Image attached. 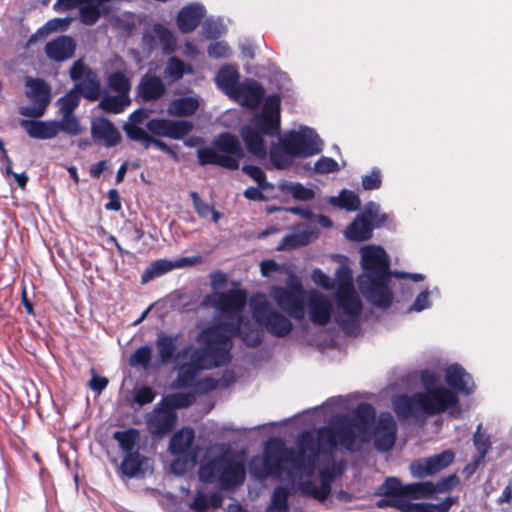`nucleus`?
Returning a JSON list of instances; mask_svg holds the SVG:
<instances>
[{
	"mask_svg": "<svg viewBox=\"0 0 512 512\" xmlns=\"http://www.w3.org/2000/svg\"><path fill=\"white\" fill-rule=\"evenodd\" d=\"M224 32L225 27L220 20L207 19L203 24V34L207 38H218Z\"/></svg>",
	"mask_w": 512,
	"mask_h": 512,
	"instance_id": "55",
	"label": "nucleus"
},
{
	"mask_svg": "<svg viewBox=\"0 0 512 512\" xmlns=\"http://www.w3.org/2000/svg\"><path fill=\"white\" fill-rule=\"evenodd\" d=\"M150 38L157 40L166 54L174 52L176 48L174 33L162 24H155L152 28V34L144 36V41L147 42L149 49H153L154 44L149 43Z\"/></svg>",
	"mask_w": 512,
	"mask_h": 512,
	"instance_id": "32",
	"label": "nucleus"
},
{
	"mask_svg": "<svg viewBox=\"0 0 512 512\" xmlns=\"http://www.w3.org/2000/svg\"><path fill=\"white\" fill-rule=\"evenodd\" d=\"M80 100L79 92L71 90L59 100L60 111L62 114H73L74 109L78 106Z\"/></svg>",
	"mask_w": 512,
	"mask_h": 512,
	"instance_id": "52",
	"label": "nucleus"
},
{
	"mask_svg": "<svg viewBox=\"0 0 512 512\" xmlns=\"http://www.w3.org/2000/svg\"><path fill=\"white\" fill-rule=\"evenodd\" d=\"M75 48L74 39L64 35L49 41L45 46V53L49 59L61 62L71 58L74 55Z\"/></svg>",
	"mask_w": 512,
	"mask_h": 512,
	"instance_id": "26",
	"label": "nucleus"
},
{
	"mask_svg": "<svg viewBox=\"0 0 512 512\" xmlns=\"http://www.w3.org/2000/svg\"><path fill=\"white\" fill-rule=\"evenodd\" d=\"M21 127L34 139H52L58 135V121L21 120Z\"/></svg>",
	"mask_w": 512,
	"mask_h": 512,
	"instance_id": "29",
	"label": "nucleus"
},
{
	"mask_svg": "<svg viewBox=\"0 0 512 512\" xmlns=\"http://www.w3.org/2000/svg\"><path fill=\"white\" fill-rule=\"evenodd\" d=\"M199 478L203 482L217 481L222 490H229L243 484L245 467L231 457L219 456L200 466Z\"/></svg>",
	"mask_w": 512,
	"mask_h": 512,
	"instance_id": "9",
	"label": "nucleus"
},
{
	"mask_svg": "<svg viewBox=\"0 0 512 512\" xmlns=\"http://www.w3.org/2000/svg\"><path fill=\"white\" fill-rule=\"evenodd\" d=\"M270 296L276 302L279 308L284 310L295 320H302L305 317L303 299L305 295L288 291L280 286H273L270 290Z\"/></svg>",
	"mask_w": 512,
	"mask_h": 512,
	"instance_id": "16",
	"label": "nucleus"
},
{
	"mask_svg": "<svg viewBox=\"0 0 512 512\" xmlns=\"http://www.w3.org/2000/svg\"><path fill=\"white\" fill-rule=\"evenodd\" d=\"M312 281L325 290H332L335 287V281L326 275L321 269H314L311 274Z\"/></svg>",
	"mask_w": 512,
	"mask_h": 512,
	"instance_id": "58",
	"label": "nucleus"
},
{
	"mask_svg": "<svg viewBox=\"0 0 512 512\" xmlns=\"http://www.w3.org/2000/svg\"><path fill=\"white\" fill-rule=\"evenodd\" d=\"M445 381L448 386L466 395H470L475 389L471 376L458 364L446 368Z\"/></svg>",
	"mask_w": 512,
	"mask_h": 512,
	"instance_id": "24",
	"label": "nucleus"
},
{
	"mask_svg": "<svg viewBox=\"0 0 512 512\" xmlns=\"http://www.w3.org/2000/svg\"><path fill=\"white\" fill-rule=\"evenodd\" d=\"M456 502L455 498L447 497L438 504L419 503L415 505L417 512H448L452 505Z\"/></svg>",
	"mask_w": 512,
	"mask_h": 512,
	"instance_id": "50",
	"label": "nucleus"
},
{
	"mask_svg": "<svg viewBox=\"0 0 512 512\" xmlns=\"http://www.w3.org/2000/svg\"><path fill=\"white\" fill-rule=\"evenodd\" d=\"M205 9L201 4L194 3L184 6L178 13L177 25L182 33L193 31L204 17Z\"/></svg>",
	"mask_w": 512,
	"mask_h": 512,
	"instance_id": "28",
	"label": "nucleus"
},
{
	"mask_svg": "<svg viewBox=\"0 0 512 512\" xmlns=\"http://www.w3.org/2000/svg\"><path fill=\"white\" fill-rule=\"evenodd\" d=\"M339 169V165L334 159L325 156L321 157L314 165L315 172L319 174H328Z\"/></svg>",
	"mask_w": 512,
	"mask_h": 512,
	"instance_id": "57",
	"label": "nucleus"
},
{
	"mask_svg": "<svg viewBox=\"0 0 512 512\" xmlns=\"http://www.w3.org/2000/svg\"><path fill=\"white\" fill-rule=\"evenodd\" d=\"M382 495L392 497L390 505L405 510L409 505L406 500L405 485L396 477H388L380 487Z\"/></svg>",
	"mask_w": 512,
	"mask_h": 512,
	"instance_id": "31",
	"label": "nucleus"
},
{
	"mask_svg": "<svg viewBox=\"0 0 512 512\" xmlns=\"http://www.w3.org/2000/svg\"><path fill=\"white\" fill-rule=\"evenodd\" d=\"M337 290L335 293L337 324L349 335L357 334L362 302L354 289L352 274L349 268L341 266L335 273Z\"/></svg>",
	"mask_w": 512,
	"mask_h": 512,
	"instance_id": "7",
	"label": "nucleus"
},
{
	"mask_svg": "<svg viewBox=\"0 0 512 512\" xmlns=\"http://www.w3.org/2000/svg\"><path fill=\"white\" fill-rule=\"evenodd\" d=\"M201 104L198 96H186L173 99L167 109L171 116L186 117L196 113Z\"/></svg>",
	"mask_w": 512,
	"mask_h": 512,
	"instance_id": "33",
	"label": "nucleus"
},
{
	"mask_svg": "<svg viewBox=\"0 0 512 512\" xmlns=\"http://www.w3.org/2000/svg\"><path fill=\"white\" fill-rule=\"evenodd\" d=\"M459 483L456 474H451L438 480L436 483L431 481L411 483L405 485L407 497L412 498H430L435 494L446 493L452 490Z\"/></svg>",
	"mask_w": 512,
	"mask_h": 512,
	"instance_id": "14",
	"label": "nucleus"
},
{
	"mask_svg": "<svg viewBox=\"0 0 512 512\" xmlns=\"http://www.w3.org/2000/svg\"><path fill=\"white\" fill-rule=\"evenodd\" d=\"M375 410L368 403L359 404L355 411L353 422L346 415L334 416L329 425L317 431V456L320 451L328 452L329 463L319 469L321 485L318 487L313 481L306 480L299 484V491L302 495L311 496L318 501H324L331 493V483L340 476L344 470L342 464H336L333 460V453L338 447L354 452L361 448L362 444L369 440V430L375 419Z\"/></svg>",
	"mask_w": 512,
	"mask_h": 512,
	"instance_id": "2",
	"label": "nucleus"
},
{
	"mask_svg": "<svg viewBox=\"0 0 512 512\" xmlns=\"http://www.w3.org/2000/svg\"><path fill=\"white\" fill-rule=\"evenodd\" d=\"M361 265L364 273L358 277V286L363 296L372 304L386 308L392 302V292L388 288L390 260L386 251L375 245L362 247Z\"/></svg>",
	"mask_w": 512,
	"mask_h": 512,
	"instance_id": "5",
	"label": "nucleus"
},
{
	"mask_svg": "<svg viewBox=\"0 0 512 512\" xmlns=\"http://www.w3.org/2000/svg\"><path fill=\"white\" fill-rule=\"evenodd\" d=\"M189 507L195 512H206L209 509L208 497L203 492H198Z\"/></svg>",
	"mask_w": 512,
	"mask_h": 512,
	"instance_id": "62",
	"label": "nucleus"
},
{
	"mask_svg": "<svg viewBox=\"0 0 512 512\" xmlns=\"http://www.w3.org/2000/svg\"><path fill=\"white\" fill-rule=\"evenodd\" d=\"M308 307L311 321L320 326L326 325L331 318L332 305L322 293L312 290L308 293Z\"/></svg>",
	"mask_w": 512,
	"mask_h": 512,
	"instance_id": "21",
	"label": "nucleus"
},
{
	"mask_svg": "<svg viewBox=\"0 0 512 512\" xmlns=\"http://www.w3.org/2000/svg\"><path fill=\"white\" fill-rule=\"evenodd\" d=\"M124 130L131 140L141 142L144 147L147 149L152 140V136H150L142 127L136 125L135 123H126L124 125Z\"/></svg>",
	"mask_w": 512,
	"mask_h": 512,
	"instance_id": "47",
	"label": "nucleus"
},
{
	"mask_svg": "<svg viewBox=\"0 0 512 512\" xmlns=\"http://www.w3.org/2000/svg\"><path fill=\"white\" fill-rule=\"evenodd\" d=\"M146 127L153 135L182 139L192 131L193 124L187 120L151 119Z\"/></svg>",
	"mask_w": 512,
	"mask_h": 512,
	"instance_id": "17",
	"label": "nucleus"
},
{
	"mask_svg": "<svg viewBox=\"0 0 512 512\" xmlns=\"http://www.w3.org/2000/svg\"><path fill=\"white\" fill-rule=\"evenodd\" d=\"M192 69L190 66L185 65V63L178 59L177 57H171L164 68V75L166 78L171 81L180 80L185 73H191Z\"/></svg>",
	"mask_w": 512,
	"mask_h": 512,
	"instance_id": "44",
	"label": "nucleus"
},
{
	"mask_svg": "<svg viewBox=\"0 0 512 512\" xmlns=\"http://www.w3.org/2000/svg\"><path fill=\"white\" fill-rule=\"evenodd\" d=\"M152 349L149 346H142L138 348L130 357V364L132 366H142L148 368L151 360Z\"/></svg>",
	"mask_w": 512,
	"mask_h": 512,
	"instance_id": "54",
	"label": "nucleus"
},
{
	"mask_svg": "<svg viewBox=\"0 0 512 512\" xmlns=\"http://www.w3.org/2000/svg\"><path fill=\"white\" fill-rule=\"evenodd\" d=\"M27 90L26 96L35 104L48 106L50 102V88L39 78L27 77L25 81Z\"/></svg>",
	"mask_w": 512,
	"mask_h": 512,
	"instance_id": "34",
	"label": "nucleus"
},
{
	"mask_svg": "<svg viewBox=\"0 0 512 512\" xmlns=\"http://www.w3.org/2000/svg\"><path fill=\"white\" fill-rule=\"evenodd\" d=\"M372 207H375V205L371 204L367 207L364 214L358 216L347 227L345 235L348 239L354 241H365L371 237L373 226L369 218L372 216Z\"/></svg>",
	"mask_w": 512,
	"mask_h": 512,
	"instance_id": "27",
	"label": "nucleus"
},
{
	"mask_svg": "<svg viewBox=\"0 0 512 512\" xmlns=\"http://www.w3.org/2000/svg\"><path fill=\"white\" fill-rule=\"evenodd\" d=\"M46 105L36 104L35 106H25L19 108V114L30 118H40L44 115Z\"/></svg>",
	"mask_w": 512,
	"mask_h": 512,
	"instance_id": "61",
	"label": "nucleus"
},
{
	"mask_svg": "<svg viewBox=\"0 0 512 512\" xmlns=\"http://www.w3.org/2000/svg\"><path fill=\"white\" fill-rule=\"evenodd\" d=\"M130 104L127 95L118 94L116 96H107L102 99L100 106L103 110L111 113H121Z\"/></svg>",
	"mask_w": 512,
	"mask_h": 512,
	"instance_id": "46",
	"label": "nucleus"
},
{
	"mask_svg": "<svg viewBox=\"0 0 512 512\" xmlns=\"http://www.w3.org/2000/svg\"><path fill=\"white\" fill-rule=\"evenodd\" d=\"M397 425L390 413H381L374 431L375 447L379 451L390 450L396 440Z\"/></svg>",
	"mask_w": 512,
	"mask_h": 512,
	"instance_id": "19",
	"label": "nucleus"
},
{
	"mask_svg": "<svg viewBox=\"0 0 512 512\" xmlns=\"http://www.w3.org/2000/svg\"><path fill=\"white\" fill-rule=\"evenodd\" d=\"M298 449L284 447L278 441L270 443L263 456H255L249 462L250 474L259 480L273 476L280 478L283 465H289L295 473L312 476L315 472V457L317 445L310 433H304L300 437Z\"/></svg>",
	"mask_w": 512,
	"mask_h": 512,
	"instance_id": "3",
	"label": "nucleus"
},
{
	"mask_svg": "<svg viewBox=\"0 0 512 512\" xmlns=\"http://www.w3.org/2000/svg\"><path fill=\"white\" fill-rule=\"evenodd\" d=\"M269 155L272 164L277 169L289 167L292 164L293 157H297L289 149H286L283 144L282 146L271 147Z\"/></svg>",
	"mask_w": 512,
	"mask_h": 512,
	"instance_id": "43",
	"label": "nucleus"
},
{
	"mask_svg": "<svg viewBox=\"0 0 512 512\" xmlns=\"http://www.w3.org/2000/svg\"><path fill=\"white\" fill-rule=\"evenodd\" d=\"M120 469L129 478L142 477L151 470L150 460L138 451L128 453L123 458Z\"/></svg>",
	"mask_w": 512,
	"mask_h": 512,
	"instance_id": "30",
	"label": "nucleus"
},
{
	"mask_svg": "<svg viewBox=\"0 0 512 512\" xmlns=\"http://www.w3.org/2000/svg\"><path fill=\"white\" fill-rule=\"evenodd\" d=\"M177 423V414L159 402L147 417V426L151 434L164 435L173 430Z\"/></svg>",
	"mask_w": 512,
	"mask_h": 512,
	"instance_id": "18",
	"label": "nucleus"
},
{
	"mask_svg": "<svg viewBox=\"0 0 512 512\" xmlns=\"http://www.w3.org/2000/svg\"><path fill=\"white\" fill-rule=\"evenodd\" d=\"M108 85L118 94L127 95L131 89L130 80L122 72H114L108 78Z\"/></svg>",
	"mask_w": 512,
	"mask_h": 512,
	"instance_id": "48",
	"label": "nucleus"
},
{
	"mask_svg": "<svg viewBox=\"0 0 512 512\" xmlns=\"http://www.w3.org/2000/svg\"><path fill=\"white\" fill-rule=\"evenodd\" d=\"M455 454L452 450H445L439 454L419 459L411 463L410 472L413 477L425 478L448 467L454 460Z\"/></svg>",
	"mask_w": 512,
	"mask_h": 512,
	"instance_id": "15",
	"label": "nucleus"
},
{
	"mask_svg": "<svg viewBox=\"0 0 512 512\" xmlns=\"http://www.w3.org/2000/svg\"><path fill=\"white\" fill-rule=\"evenodd\" d=\"M330 203L333 206H338L348 211L358 210L361 205L359 196L356 193L346 189L342 190L338 197H332L330 199Z\"/></svg>",
	"mask_w": 512,
	"mask_h": 512,
	"instance_id": "42",
	"label": "nucleus"
},
{
	"mask_svg": "<svg viewBox=\"0 0 512 512\" xmlns=\"http://www.w3.org/2000/svg\"><path fill=\"white\" fill-rule=\"evenodd\" d=\"M240 75L236 68L232 66L222 67L216 75L217 86L230 98L235 93L239 82Z\"/></svg>",
	"mask_w": 512,
	"mask_h": 512,
	"instance_id": "35",
	"label": "nucleus"
},
{
	"mask_svg": "<svg viewBox=\"0 0 512 512\" xmlns=\"http://www.w3.org/2000/svg\"><path fill=\"white\" fill-rule=\"evenodd\" d=\"M482 423L477 426V430L473 436V443L477 450V456L474 457L473 462L469 464L475 470L484 460L485 456L491 449V442L488 435L481 431Z\"/></svg>",
	"mask_w": 512,
	"mask_h": 512,
	"instance_id": "37",
	"label": "nucleus"
},
{
	"mask_svg": "<svg viewBox=\"0 0 512 512\" xmlns=\"http://www.w3.org/2000/svg\"><path fill=\"white\" fill-rule=\"evenodd\" d=\"M195 399V395L191 392H179L165 396L160 402H162V405H165L167 408L175 411V409H182L191 406L195 402Z\"/></svg>",
	"mask_w": 512,
	"mask_h": 512,
	"instance_id": "40",
	"label": "nucleus"
},
{
	"mask_svg": "<svg viewBox=\"0 0 512 512\" xmlns=\"http://www.w3.org/2000/svg\"><path fill=\"white\" fill-rule=\"evenodd\" d=\"M280 103L281 99L277 94L269 95L263 110L253 116L251 125L241 129L240 134L247 150L257 158L263 159L267 155L263 135L277 136L280 132Z\"/></svg>",
	"mask_w": 512,
	"mask_h": 512,
	"instance_id": "6",
	"label": "nucleus"
},
{
	"mask_svg": "<svg viewBox=\"0 0 512 512\" xmlns=\"http://www.w3.org/2000/svg\"><path fill=\"white\" fill-rule=\"evenodd\" d=\"M420 378L425 392L415 393L412 396L399 395L393 399V410L398 418L437 415L449 409L452 416L460 415L457 394L443 386H434L437 382V375L434 372L424 370Z\"/></svg>",
	"mask_w": 512,
	"mask_h": 512,
	"instance_id": "4",
	"label": "nucleus"
},
{
	"mask_svg": "<svg viewBox=\"0 0 512 512\" xmlns=\"http://www.w3.org/2000/svg\"><path fill=\"white\" fill-rule=\"evenodd\" d=\"M289 492L285 487H277L265 512H288Z\"/></svg>",
	"mask_w": 512,
	"mask_h": 512,
	"instance_id": "45",
	"label": "nucleus"
},
{
	"mask_svg": "<svg viewBox=\"0 0 512 512\" xmlns=\"http://www.w3.org/2000/svg\"><path fill=\"white\" fill-rule=\"evenodd\" d=\"M286 192L291 194L293 198L301 201L310 200L314 197L313 190L306 188L300 183H289L284 186Z\"/></svg>",
	"mask_w": 512,
	"mask_h": 512,
	"instance_id": "53",
	"label": "nucleus"
},
{
	"mask_svg": "<svg viewBox=\"0 0 512 512\" xmlns=\"http://www.w3.org/2000/svg\"><path fill=\"white\" fill-rule=\"evenodd\" d=\"M264 92L263 87L257 81L245 79L238 85L231 99L237 101L242 106L255 109L261 103Z\"/></svg>",
	"mask_w": 512,
	"mask_h": 512,
	"instance_id": "20",
	"label": "nucleus"
},
{
	"mask_svg": "<svg viewBox=\"0 0 512 512\" xmlns=\"http://www.w3.org/2000/svg\"><path fill=\"white\" fill-rule=\"evenodd\" d=\"M109 2L110 0H57L53 8L57 12H63L78 7L81 22L91 26L101 16L109 13Z\"/></svg>",
	"mask_w": 512,
	"mask_h": 512,
	"instance_id": "12",
	"label": "nucleus"
},
{
	"mask_svg": "<svg viewBox=\"0 0 512 512\" xmlns=\"http://www.w3.org/2000/svg\"><path fill=\"white\" fill-rule=\"evenodd\" d=\"M190 196L192 198V201H193V206L196 210V212L201 216V217H206L209 213H210V210H211V207L206 204L199 196V194L195 191H192L190 193Z\"/></svg>",
	"mask_w": 512,
	"mask_h": 512,
	"instance_id": "63",
	"label": "nucleus"
},
{
	"mask_svg": "<svg viewBox=\"0 0 512 512\" xmlns=\"http://www.w3.org/2000/svg\"><path fill=\"white\" fill-rule=\"evenodd\" d=\"M202 304L216 308L221 318L220 322L204 329L197 336V342L202 347L190 344L176 352L178 335L161 333L156 339L160 362L167 364L173 361L174 369L178 372L173 384L175 388L196 386L204 391L215 389L217 381L212 378H205L196 384L200 373L230 361L232 339L236 335L251 347L260 344L262 339L260 329L242 315L246 305L244 291L231 289L227 292H215L207 295Z\"/></svg>",
	"mask_w": 512,
	"mask_h": 512,
	"instance_id": "1",
	"label": "nucleus"
},
{
	"mask_svg": "<svg viewBox=\"0 0 512 512\" xmlns=\"http://www.w3.org/2000/svg\"><path fill=\"white\" fill-rule=\"evenodd\" d=\"M91 135L95 142L103 144L105 147L116 146L121 136L112 122L106 118H95L91 123Z\"/></svg>",
	"mask_w": 512,
	"mask_h": 512,
	"instance_id": "22",
	"label": "nucleus"
},
{
	"mask_svg": "<svg viewBox=\"0 0 512 512\" xmlns=\"http://www.w3.org/2000/svg\"><path fill=\"white\" fill-rule=\"evenodd\" d=\"M362 186L365 190L378 189L381 186V174L378 169H374L369 175L362 178Z\"/></svg>",
	"mask_w": 512,
	"mask_h": 512,
	"instance_id": "59",
	"label": "nucleus"
},
{
	"mask_svg": "<svg viewBox=\"0 0 512 512\" xmlns=\"http://www.w3.org/2000/svg\"><path fill=\"white\" fill-rule=\"evenodd\" d=\"M315 238L313 232L305 229L298 230L285 236L279 244V250L294 249L297 247L305 246Z\"/></svg>",
	"mask_w": 512,
	"mask_h": 512,
	"instance_id": "38",
	"label": "nucleus"
},
{
	"mask_svg": "<svg viewBox=\"0 0 512 512\" xmlns=\"http://www.w3.org/2000/svg\"><path fill=\"white\" fill-rule=\"evenodd\" d=\"M230 54L229 46L225 42H215L208 47V55L214 58H226Z\"/></svg>",
	"mask_w": 512,
	"mask_h": 512,
	"instance_id": "60",
	"label": "nucleus"
},
{
	"mask_svg": "<svg viewBox=\"0 0 512 512\" xmlns=\"http://www.w3.org/2000/svg\"><path fill=\"white\" fill-rule=\"evenodd\" d=\"M139 432L134 428L125 431H116L113 438L118 442L120 448L126 453H134V448L139 441Z\"/></svg>",
	"mask_w": 512,
	"mask_h": 512,
	"instance_id": "39",
	"label": "nucleus"
},
{
	"mask_svg": "<svg viewBox=\"0 0 512 512\" xmlns=\"http://www.w3.org/2000/svg\"><path fill=\"white\" fill-rule=\"evenodd\" d=\"M281 144L296 156L308 157L322 151L323 142L315 131L307 126H301L298 131L287 133Z\"/></svg>",
	"mask_w": 512,
	"mask_h": 512,
	"instance_id": "11",
	"label": "nucleus"
},
{
	"mask_svg": "<svg viewBox=\"0 0 512 512\" xmlns=\"http://www.w3.org/2000/svg\"><path fill=\"white\" fill-rule=\"evenodd\" d=\"M154 398L155 393L150 387L140 388L135 395V401L139 405L149 404L154 400Z\"/></svg>",
	"mask_w": 512,
	"mask_h": 512,
	"instance_id": "64",
	"label": "nucleus"
},
{
	"mask_svg": "<svg viewBox=\"0 0 512 512\" xmlns=\"http://www.w3.org/2000/svg\"><path fill=\"white\" fill-rule=\"evenodd\" d=\"M242 171L252 178L262 190L274 189V185L267 181L266 175L261 168L253 165H245L242 167Z\"/></svg>",
	"mask_w": 512,
	"mask_h": 512,
	"instance_id": "49",
	"label": "nucleus"
},
{
	"mask_svg": "<svg viewBox=\"0 0 512 512\" xmlns=\"http://www.w3.org/2000/svg\"><path fill=\"white\" fill-rule=\"evenodd\" d=\"M70 76L76 82V91L85 98L96 100L100 96V82L95 72L82 61H76L71 69Z\"/></svg>",
	"mask_w": 512,
	"mask_h": 512,
	"instance_id": "13",
	"label": "nucleus"
},
{
	"mask_svg": "<svg viewBox=\"0 0 512 512\" xmlns=\"http://www.w3.org/2000/svg\"><path fill=\"white\" fill-rule=\"evenodd\" d=\"M167 91L166 85L161 77L151 74H145L138 86V96L143 101H156L162 98Z\"/></svg>",
	"mask_w": 512,
	"mask_h": 512,
	"instance_id": "25",
	"label": "nucleus"
},
{
	"mask_svg": "<svg viewBox=\"0 0 512 512\" xmlns=\"http://www.w3.org/2000/svg\"><path fill=\"white\" fill-rule=\"evenodd\" d=\"M71 21V18H54L49 20L43 27L38 29L36 34L29 38L28 43L31 44L35 42L38 36L46 37L52 32L67 30L71 24Z\"/></svg>",
	"mask_w": 512,
	"mask_h": 512,
	"instance_id": "41",
	"label": "nucleus"
},
{
	"mask_svg": "<svg viewBox=\"0 0 512 512\" xmlns=\"http://www.w3.org/2000/svg\"><path fill=\"white\" fill-rule=\"evenodd\" d=\"M200 256L184 257L176 260L175 262L167 259H159L153 262L149 268L146 269L142 276L143 282L150 280L153 277L161 276L175 268H182L185 266H192L201 262Z\"/></svg>",
	"mask_w": 512,
	"mask_h": 512,
	"instance_id": "23",
	"label": "nucleus"
},
{
	"mask_svg": "<svg viewBox=\"0 0 512 512\" xmlns=\"http://www.w3.org/2000/svg\"><path fill=\"white\" fill-rule=\"evenodd\" d=\"M194 430L192 428H183L176 432L169 444V450L173 455H184L191 447L194 441Z\"/></svg>",
	"mask_w": 512,
	"mask_h": 512,
	"instance_id": "36",
	"label": "nucleus"
},
{
	"mask_svg": "<svg viewBox=\"0 0 512 512\" xmlns=\"http://www.w3.org/2000/svg\"><path fill=\"white\" fill-rule=\"evenodd\" d=\"M250 307L255 321L276 337H285L292 330L291 321L277 311L263 294L250 299Z\"/></svg>",
	"mask_w": 512,
	"mask_h": 512,
	"instance_id": "10",
	"label": "nucleus"
},
{
	"mask_svg": "<svg viewBox=\"0 0 512 512\" xmlns=\"http://www.w3.org/2000/svg\"><path fill=\"white\" fill-rule=\"evenodd\" d=\"M64 131L69 135H78L81 127L73 114H62L61 121H58V133Z\"/></svg>",
	"mask_w": 512,
	"mask_h": 512,
	"instance_id": "51",
	"label": "nucleus"
},
{
	"mask_svg": "<svg viewBox=\"0 0 512 512\" xmlns=\"http://www.w3.org/2000/svg\"><path fill=\"white\" fill-rule=\"evenodd\" d=\"M214 147H204L197 151L201 166L218 165L227 169H237L243 157V149L237 137L230 133L220 134L213 142Z\"/></svg>",
	"mask_w": 512,
	"mask_h": 512,
	"instance_id": "8",
	"label": "nucleus"
},
{
	"mask_svg": "<svg viewBox=\"0 0 512 512\" xmlns=\"http://www.w3.org/2000/svg\"><path fill=\"white\" fill-rule=\"evenodd\" d=\"M196 464V454L185 455L183 459L178 458L171 464V469L175 474H183L188 467H193Z\"/></svg>",
	"mask_w": 512,
	"mask_h": 512,
	"instance_id": "56",
	"label": "nucleus"
}]
</instances>
